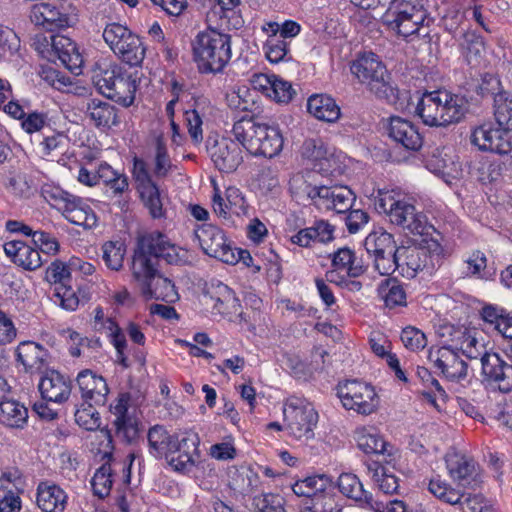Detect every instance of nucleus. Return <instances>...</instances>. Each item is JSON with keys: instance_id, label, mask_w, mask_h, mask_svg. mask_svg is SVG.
<instances>
[{"instance_id": "nucleus-30", "label": "nucleus", "mask_w": 512, "mask_h": 512, "mask_svg": "<svg viewBox=\"0 0 512 512\" xmlns=\"http://www.w3.org/2000/svg\"><path fill=\"white\" fill-rule=\"evenodd\" d=\"M67 494L58 485L41 482L37 488V505L43 512H63Z\"/></svg>"}, {"instance_id": "nucleus-25", "label": "nucleus", "mask_w": 512, "mask_h": 512, "mask_svg": "<svg viewBox=\"0 0 512 512\" xmlns=\"http://www.w3.org/2000/svg\"><path fill=\"white\" fill-rule=\"evenodd\" d=\"M355 199V194L346 186H321L317 207L333 210L337 213H345L352 208Z\"/></svg>"}, {"instance_id": "nucleus-52", "label": "nucleus", "mask_w": 512, "mask_h": 512, "mask_svg": "<svg viewBox=\"0 0 512 512\" xmlns=\"http://www.w3.org/2000/svg\"><path fill=\"white\" fill-rule=\"evenodd\" d=\"M53 297L55 303H58L67 311H74L79 305V298L76 292L66 284L57 286L54 290Z\"/></svg>"}, {"instance_id": "nucleus-42", "label": "nucleus", "mask_w": 512, "mask_h": 512, "mask_svg": "<svg viewBox=\"0 0 512 512\" xmlns=\"http://www.w3.org/2000/svg\"><path fill=\"white\" fill-rule=\"evenodd\" d=\"M290 192L297 201L311 200L316 206L320 199L321 186H312L302 174L294 175L289 181Z\"/></svg>"}, {"instance_id": "nucleus-10", "label": "nucleus", "mask_w": 512, "mask_h": 512, "mask_svg": "<svg viewBox=\"0 0 512 512\" xmlns=\"http://www.w3.org/2000/svg\"><path fill=\"white\" fill-rule=\"evenodd\" d=\"M286 429L298 440L307 441L314 437V428L318 422V414L312 404L300 399H292L283 409Z\"/></svg>"}, {"instance_id": "nucleus-17", "label": "nucleus", "mask_w": 512, "mask_h": 512, "mask_svg": "<svg viewBox=\"0 0 512 512\" xmlns=\"http://www.w3.org/2000/svg\"><path fill=\"white\" fill-rule=\"evenodd\" d=\"M428 359L447 380L460 381L467 376V363L451 346L431 348Z\"/></svg>"}, {"instance_id": "nucleus-62", "label": "nucleus", "mask_w": 512, "mask_h": 512, "mask_svg": "<svg viewBox=\"0 0 512 512\" xmlns=\"http://www.w3.org/2000/svg\"><path fill=\"white\" fill-rule=\"evenodd\" d=\"M487 258H468L466 260L467 268L472 275H478L481 278H490L495 275L496 268L488 266Z\"/></svg>"}, {"instance_id": "nucleus-53", "label": "nucleus", "mask_w": 512, "mask_h": 512, "mask_svg": "<svg viewBox=\"0 0 512 512\" xmlns=\"http://www.w3.org/2000/svg\"><path fill=\"white\" fill-rule=\"evenodd\" d=\"M376 265L379 261H387L395 266V269H401V274L406 278H414L420 270V258H375Z\"/></svg>"}, {"instance_id": "nucleus-5", "label": "nucleus", "mask_w": 512, "mask_h": 512, "mask_svg": "<svg viewBox=\"0 0 512 512\" xmlns=\"http://www.w3.org/2000/svg\"><path fill=\"white\" fill-rule=\"evenodd\" d=\"M192 50L201 72L218 73L231 59V37L214 29H207L196 35Z\"/></svg>"}, {"instance_id": "nucleus-22", "label": "nucleus", "mask_w": 512, "mask_h": 512, "mask_svg": "<svg viewBox=\"0 0 512 512\" xmlns=\"http://www.w3.org/2000/svg\"><path fill=\"white\" fill-rule=\"evenodd\" d=\"M130 395L128 393L120 394L117 403L113 407L115 419L113 424L116 434L124 441L130 443L138 437L139 428L137 418L129 412Z\"/></svg>"}, {"instance_id": "nucleus-64", "label": "nucleus", "mask_w": 512, "mask_h": 512, "mask_svg": "<svg viewBox=\"0 0 512 512\" xmlns=\"http://www.w3.org/2000/svg\"><path fill=\"white\" fill-rule=\"evenodd\" d=\"M460 351L469 359H477L479 357L481 358L482 355L486 352L484 351L483 346L479 344L477 339L471 335L463 336Z\"/></svg>"}, {"instance_id": "nucleus-33", "label": "nucleus", "mask_w": 512, "mask_h": 512, "mask_svg": "<svg viewBox=\"0 0 512 512\" xmlns=\"http://www.w3.org/2000/svg\"><path fill=\"white\" fill-rule=\"evenodd\" d=\"M332 226L327 222L320 221L314 226L300 230L291 237V242L301 247H309L318 243H326L332 237Z\"/></svg>"}, {"instance_id": "nucleus-43", "label": "nucleus", "mask_w": 512, "mask_h": 512, "mask_svg": "<svg viewBox=\"0 0 512 512\" xmlns=\"http://www.w3.org/2000/svg\"><path fill=\"white\" fill-rule=\"evenodd\" d=\"M459 45L469 64L478 62L485 50L484 42L475 32L467 31L462 34Z\"/></svg>"}, {"instance_id": "nucleus-26", "label": "nucleus", "mask_w": 512, "mask_h": 512, "mask_svg": "<svg viewBox=\"0 0 512 512\" xmlns=\"http://www.w3.org/2000/svg\"><path fill=\"white\" fill-rule=\"evenodd\" d=\"M38 388L44 400L59 404L67 401L71 394V382L55 370L41 377Z\"/></svg>"}, {"instance_id": "nucleus-36", "label": "nucleus", "mask_w": 512, "mask_h": 512, "mask_svg": "<svg viewBox=\"0 0 512 512\" xmlns=\"http://www.w3.org/2000/svg\"><path fill=\"white\" fill-rule=\"evenodd\" d=\"M174 436L162 425H154L147 434L149 453L155 458L168 457L174 446Z\"/></svg>"}, {"instance_id": "nucleus-48", "label": "nucleus", "mask_w": 512, "mask_h": 512, "mask_svg": "<svg viewBox=\"0 0 512 512\" xmlns=\"http://www.w3.org/2000/svg\"><path fill=\"white\" fill-rule=\"evenodd\" d=\"M289 43L279 37H267L264 49L268 61L271 63L285 61L289 51Z\"/></svg>"}, {"instance_id": "nucleus-51", "label": "nucleus", "mask_w": 512, "mask_h": 512, "mask_svg": "<svg viewBox=\"0 0 512 512\" xmlns=\"http://www.w3.org/2000/svg\"><path fill=\"white\" fill-rule=\"evenodd\" d=\"M302 156L320 163V168H323V161H328L327 150L323 146L321 140L308 139L306 140L301 148Z\"/></svg>"}, {"instance_id": "nucleus-57", "label": "nucleus", "mask_w": 512, "mask_h": 512, "mask_svg": "<svg viewBox=\"0 0 512 512\" xmlns=\"http://www.w3.org/2000/svg\"><path fill=\"white\" fill-rule=\"evenodd\" d=\"M171 168V160L168 156L166 145L161 136L156 138L155 168L157 176H166Z\"/></svg>"}, {"instance_id": "nucleus-40", "label": "nucleus", "mask_w": 512, "mask_h": 512, "mask_svg": "<svg viewBox=\"0 0 512 512\" xmlns=\"http://www.w3.org/2000/svg\"><path fill=\"white\" fill-rule=\"evenodd\" d=\"M378 294L389 309L404 307L407 304L406 292L396 279L384 280L378 288Z\"/></svg>"}, {"instance_id": "nucleus-56", "label": "nucleus", "mask_w": 512, "mask_h": 512, "mask_svg": "<svg viewBox=\"0 0 512 512\" xmlns=\"http://www.w3.org/2000/svg\"><path fill=\"white\" fill-rule=\"evenodd\" d=\"M401 341L412 351L423 349L427 345L425 334L415 327L408 326L401 332Z\"/></svg>"}, {"instance_id": "nucleus-55", "label": "nucleus", "mask_w": 512, "mask_h": 512, "mask_svg": "<svg viewBox=\"0 0 512 512\" xmlns=\"http://www.w3.org/2000/svg\"><path fill=\"white\" fill-rule=\"evenodd\" d=\"M43 156H57L63 153L67 146V137L63 133H55L47 136L40 143Z\"/></svg>"}, {"instance_id": "nucleus-31", "label": "nucleus", "mask_w": 512, "mask_h": 512, "mask_svg": "<svg viewBox=\"0 0 512 512\" xmlns=\"http://www.w3.org/2000/svg\"><path fill=\"white\" fill-rule=\"evenodd\" d=\"M307 110L315 118L326 122H335L341 114L335 100L324 94L312 95L308 99Z\"/></svg>"}, {"instance_id": "nucleus-24", "label": "nucleus", "mask_w": 512, "mask_h": 512, "mask_svg": "<svg viewBox=\"0 0 512 512\" xmlns=\"http://www.w3.org/2000/svg\"><path fill=\"white\" fill-rule=\"evenodd\" d=\"M415 244L416 241L414 239H407L401 246L397 247L392 234L386 231L371 233L365 239L367 252L374 256H384L385 254L398 256V254H406L409 253V250L412 249V245Z\"/></svg>"}, {"instance_id": "nucleus-38", "label": "nucleus", "mask_w": 512, "mask_h": 512, "mask_svg": "<svg viewBox=\"0 0 512 512\" xmlns=\"http://www.w3.org/2000/svg\"><path fill=\"white\" fill-rule=\"evenodd\" d=\"M28 420V409L15 400L0 402V422L10 428H23Z\"/></svg>"}, {"instance_id": "nucleus-47", "label": "nucleus", "mask_w": 512, "mask_h": 512, "mask_svg": "<svg viewBox=\"0 0 512 512\" xmlns=\"http://www.w3.org/2000/svg\"><path fill=\"white\" fill-rule=\"evenodd\" d=\"M112 469L109 464H103L97 471L95 472L91 485L95 495L99 498H104L109 495L111 487H112Z\"/></svg>"}, {"instance_id": "nucleus-4", "label": "nucleus", "mask_w": 512, "mask_h": 512, "mask_svg": "<svg viewBox=\"0 0 512 512\" xmlns=\"http://www.w3.org/2000/svg\"><path fill=\"white\" fill-rule=\"evenodd\" d=\"M232 133L253 156L272 158L283 147V138L277 127L257 122L253 118H242L236 121Z\"/></svg>"}, {"instance_id": "nucleus-41", "label": "nucleus", "mask_w": 512, "mask_h": 512, "mask_svg": "<svg viewBox=\"0 0 512 512\" xmlns=\"http://www.w3.org/2000/svg\"><path fill=\"white\" fill-rule=\"evenodd\" d=\"M494 117L500 128L512 130V94L501 91L494 97Z\"/></svg>"}, {"instance_id": "nucleus-63", "label": "nucleus", "mask_w": 512, "mask_h": 512, "mask_svg": "<svg viewBox=\"0 0 512 512\" xmlns=\"http://www.w3.org/2000/svg\"><path fill=\"white\" fill-rule=\"evenodd\" d=\"M368 510L373 512H407L406 504L401 500H391L386 503L373 497Z\"/></svg>"}, {"instance_id": "nucleus-21", "label": "nucleus", "mask_w": 512, "mask_h": 512, "mask_svg": "<svg viewBox=\"0 0 512 512\" xmlns=\"http://www.w3.org/2000/svg\"><path fill=\"white\" fill-rule=\"evenodd\" d=\"M446 467L450 477L463 487H475L477 479L476 462L463 454L448 453L445 457Z\"/></svg>"}, {"instance_id": "nucleus-23", "label": "nucleus", "mask_w": 512, "mask_h": 512, "mask_svg": "<svg viewBox=\"0 0 512 512\" xmlns=\"http://www.w3.org/2000/svg\"><path fill=\"white\" fill-rule=\"evenodd\" d=\"M77 384L84 402L99 406L106 403L109 388L102 376L86 369L78 374Z\"/></svg>"}, {"instance_id": "nucleus-59", "label": "nucleus", "mask_w": 512, "mask_h": 512, "mask_svg": "<svg viewBox=\"0 0 512 512\" xmlns=\"http://www.w3.org/2000/svg\"><path fill=\"white\" fill-rule=\"evenodd\" d=\"M272 86L273 88L271 92V98H273L277 102L288 103L296 94V91L293 89L292 84L288 81L279 78L278 76H276Z\"/></svg>"}, {"instance_id": "nucleus-35", "label": "nucleus", "mask_w": 512, "mask_h": 512, "mask_svg": "<svg viewBox=\"0 0 512 512\" xmlns=\"http://www.w3.org/2000/svg\"><path fill=\"white\" fill-rule=\"evenodd\" d=\"M366 468L372 480L384 494L398 493L399 480L390 471L388 465H383L379 461H370L366 463Z\"/></svg>"}, {"instance_id": "nucleus-60", "label": "nucleus", "mask_w": 512, "mask_h": 512, "mask_svg": "<svg viewBox=\"0 0 512 512\" xmlns=\"http://www.w3.org/2000/svg\"><path fill=\"white\" fill-rule=\"evenodd\" d=\"M133 177L137 183V188L139 192H141V190H146L156 185L152 181L146 163L142 159H134Z\"/></svg>"}, {"instance_id": "nucleus-12", "label": "nucleus", "mask_w": 512, "mask_h": 512, "mask_svg": "<svg viewBox=\"0 0 512 512\" xmlns=\"http://www.w3.org/2000/svg\"><path fill=\"white\" fill-rule=\"evenodd\" d=\"M30 9V20L46 30L63 29L71 26L74 19L68 12V6L61 0H39Z\"/></svg>"}, {"instance_id": "nucleus-20", "label": "nucleus", "mask_w": 512, "mask_h": 512, "mask_svg": "<svg viewBox=\"0 0 512 512\" xmlns=\"http://www.w3.org/2000/svg\"><path fill=\"white\" fill-rule=\"evenodd\" d=\"M240 145L230 138H222L209 149L211 160L219 171L233 172L243 162Z\"/></svg>"}, {"instance_id": "nucleus-16", "label": "nucleus", "mask_w": 512, "mask_h": 512, "mask_svg": "<svg viewBox=\"0 0 512 512\" xmlns=\"http://www.w3.org/2000/svg\"><path fill=\"white\" fill-rule=\"evenodd\" d=\"M169 464L177 471H189L199 460L200 439L197 433L185 431L174 436Z\"/></svg>"}, {"instance_id": "nucleus-37", "label": "nucleus", "mask_w": 512, "mask_h": 512, "mask_svg": "<svg viewBox=\"0 0 512 512\" xmlns=\"http://www.w3.org/2000/svg\"><path fill=\"white\" fill-rule=\"evenodd\" d=\"M355 439L358 447L367 454H387L389 457L392 456V452L388 450L390 445L372 428H358L355 431Z\"/></svg>"}, {"instance_id": "nucleus-34", "label": "nucleus", "mask_w": 512, "mask_h": 512, "mask_svg": "<svg viewBox=\"0 0 512 512\" xmlns=\"http://www.w3.org/2000/svg\"><path fill=\"white\" fill-rule=\"evenodd\" d=\"M86 115L98 128H111L119 123L117 109L110 103L96 99L87 104Z\"/></svg>"}, {"instance_id": "nucleus-2", "label": "nucleus", "mask_w": 512, "mask_h": 512, "mask_svg": "<svg viewBox=\"0 0 512 512\" xmlns=\"http://www.w3.org/2000/svg\"><path fill=\"white\" fill-rule=\"evenodd\" d=\"M351 72L379 99L385 100L398 110L409 107L408 92H400L391 85L387 69L376 54L370 52L359 56L352 63Z\"/></svg>"}, {"instance_id": "nucleus-19", "label": "nucleus", "mask_w": 512, "mask_h": 512, "mask_svg": "<svg viewBox=\"0 0 512 512\" xmlns=\"http://www.w3.org/2000/svg\"><path fill=\"white\" fill-rule=\"evenodd\" d=\"M484 380L499 391L507 393L512 390V364L498 353L485 352L481 357Z\"/></svg>"}, {"instance_id": "nucleus-39", "label": "nucleus", "mask_w": 512, "mask_h": 512, "mask_svg": "<svg viewBox=\"0 0 512 512\" xmlns=\"http://www.w3.org/2000/svg\"><path fill=\"white\" fill-rule=\"evenodd\" d=\"M258 483L257 473L249 467H240L229 473V487L241 495L252 493Z\"/></svg>"}, {"instance_id": "nucleus-13", "label": "nucleus", "mask_w": 512, "mask_h": 512, "mask_svg": "<svg viewBox=\"0 0 512 512\" xmlns=\"http://www.w3.org/2000/svg\"><path fill=\"white\" fill-rule=\"evenodd\" d=\"M429 491L439 500L450 505H459L463 512H489L484 497L480 494L465 495L451 487L440 478H433L428 485Z\"/></svg>"}, {"instance_id": "nucleus-18", "label": "nucleus", "mask_w": 512, "mask_h": 512, "mask_svg": "<svg viewBox=\"0 0 512 512\" xmlns=\"http://www.w3.org/2000/svg\"><path fill=\"white\" fill-rule=\"evenodd\" d=\"M470 141L483 151L499 155H508L512 152V142L508 131L500 127L494 128L491 123L476 127L471 133Z\"/></svg>"}, {"instance_id": "nucleus-14", "label": "nucleus", "mask_w": 512, "mask_h": 512, "mask_svg": "<svg viewBox=\"0 0 512 512\" xmlns=\"http://www.w3.org/2000/svg\"><path fill=\"white\" fill-rule=\"evenodd\" d=\"M201 302L207 309H211L214 314L228 316L240 311L239 299L232 289L220 281H211L204 284Z\"/></svg>"}, {"instance_id": "nucleus-49", "label": "nucleus", "mask_w": 512, "mask_h": 512, "mask_svg": "<svg viewBox=\"0 0 512 512\" xmlns=\"http://www.w3.org/2000/svg\"><path fill=\"white\" fill-rule=\"evenodd\" d=\"M33 251L41 252L47 255H54L59 252V242L50 233L44 231H35L32 234Z\"/></svg>"}, {"instance_id": "nucleus-32", "label": "nucleus", "mask_w": 512, "mask_h": 512, "mask_svg": "<svg viewBox=\"0 0 512 512\" xmlns=\"http://www.w3.org/2000/svg\"><path fill=\"white\" fill-rule=\"evenodd\" d=\"M338 488L343 495L360 503V506L365 509L374 497L372 493L364 490L359 478L352 473H342L339 476Z\"/></svg>"}, {"instance_id": "nucleus-44", "label": "nucleus", "mask_w": 512, "mask_h": 512, "mask_svg": "<svg viewBox=\"0 0 512 512\" xmlns=\"http://www.w3.org/2000/svg\"><path fill=\"white\" fill-rule=\"evenodd\" d=\"M328 478L325 475H315L297 481L292 490L297 496L313 497L318 492H323L327 488Z\"/></svg>"}, {"instance_id": "nucleus-54", "label": "nucleus", "mask_w": 512, "mask_h": 512, "mask_svg": "<svg viewBox=\"0 0 512 512\" xmlns=\"http://www.w3.org/2000/svg\"><path fill=\"white\" fill-rule=\"evenodd\" d=\"M140 196L145 206L149 209L150 215L153 218H160L163 216V207L160 199V192L157 185L150 187L146 190H141Z\"/></svg>"}, {"instance_id": "nucleus-50", "label": "nucleus", "mask_w": 512, "mask_h": 512, "mask_svg": "<svg viewBox=\"0 0 512 512\" xmlns=\"http://www.w3.org/2000/svg\"><path fill=\"white\" fill-rule=\"evenodd\" d=\"M71 277V266L66 265L59 259L53 261L46 270L45 279L51 284H66Z\"/></svg>"}, {"instance_id": "nucleus-46", "label": "nucleus", "mask_w": 512, "mask_h": 512, "mask_svg": "<svg viewBox=\"0 0 512 512\" xmlns=\"http://www.w3.org/2000/svg\"><path fill=\"white\" fill-rule=\"evenodd\" d=\"M284 499L279 494L263 493L252 500V508L257 512H287Z\"/></svg>"}, {"instance_id": "nucleus-45", "label": "nucleus", "mask_w": 512, "mask_h": 512, "mask_svg": "<svg viewBox=\"0 0 512 512\" xmlns=\"http://www.w3.org/2000/svg\"><path fill=\"white\" fill-rule=\"evenodd\" d=\"M94 405L89 402H83L75 412L76 423L87 431H95L101 425L100 415L94 408Z\"/></svg>"}, {"instance_id": "nucleus-15", "label": "nucleus", "mask_w": 512, "mask_h": 512, "mask_svg": "<svg viewBox=\"0 0 512 512\" xmlns=\"http://www.w3.org/2000/svg\"><path fill=\"white\" fill-rule=\"evenodd\" d=\"M51 198L55 200V206L62 211L63 216L69 222L85 229H90L96 225L97 217L95 213L81 198L58 189L51 193Z\"/></svg>"}, {"instance_id": "nucleus-7", "label": "nucleus", "mask_w": 512, "mask_h": 512, "mask_svg": "<svg viewBox=\"0 0 512 512\" xmlns=\"http://www.w3.org/2000/svg\"><path fill=\"white\" fill-rule=\"evenodd\" d=\"M158 258H132L131 270L141 282V293L146 300L155 299L173 303L179 296L171 280L159 274Z\"/></svg>"}, {"instance_id": "nucleus-61", "label": "nucleus", "mask_w": 512, "mask_h": 512, "mask_svg": "<svg viewBox=\"0 0 512 512\" xmlns=\"http://www.w3.org/2000/svg\"><path fill=\"white\" fill-rule=\"evenodd\" d=\"M282 365L290 370L292 375L298 379L306 378L309 374L305 363L295 354L285 353L282 356Z\"/></svg>"}, {"instance_id": "nucleus-28", "label": "nucleus", "mask_w": 512, "mask_h": 512, "mask_svg": "<svg viewBox=\"0 0 512 512\" xmlns=\"http://www.w3.org/2000/svg\"><path fill=\"white\" fill-rule=\"evenodd\" d=\"M389 137L407 150L416 151L422 146V137L416 127L400 117H391L388 126Z\"/></svg>"}, {"instance_id": "nucleus-11", "label": "nucleus", "mask_w": 512, "mask_h": 512, "mask_svg": "<svg viewBox=\"0 0 512 512\" xmlns=\"http://www.w3.org/2000/svg\"><path fill=\"white\" fill-rule=\"evenodd\" d=\"M337 396L344 408L354 410L358 414L369 415L379 404L374 388L358 380H350L337 386Z\"/></svg>"}, {"instance_id": "nucleus-27", "label": "nucleus", "mask_w": 512, "mask_h": 512, "mask_svg": "<svg viewBox=\"0 0 512 512\" xmlns=\"http://www.w3.org/2000/svg\"><path fill=\"white\" fill-rule=\"evenodd\" d=\"M178 256L175 246L158 232L141 234L137 237L134 256Z\"/></svg>"}, {"instance_id": "nucleus-3", "label": "nucleus", "mask_w": 512, "mask_h": 512, "mask_svg": "<svg viewBox=\"0 0 512 512\" xmlns=\"http://www.w3.org/2000/svg\"><path fill=\"white\" fill-rule=\"evenodd\" d=\"M465 96L447 90L426 92L415 106V113L428 126H447L458 123L469 112Z\"/></svg>"}, {"instance_id": "nucleus-58", "label": "nucleus", "mask_w": 512, "mask_h": 512, "mask_svg": "<svg viewBox=\"0 0 512 512\" xmlns=\"http://www.w3.org/2000/svg\"><path fill=\"white\" fill-rule=\"evenodd\" d=\"M61 63L72 73H80V68L83 62L81 54L76 48V44L73 42L70 47H66V50L57 55Z\"/></svg>"}, {"instance_id": "nucleus-8", "label": "nucleus", "mask_w": 512, "mask_h": 512, "mask_svg": "<svg viewBox=\"0 0 512 512\" xmlns=\"http://www.w3.org/2000/svg\"><path fill=\"white\" fill-rule=\"evenodd\" d=\"M103 39L113 53L130 66H139L145 58V47L141 39L126 26L119 23L106 25Z\"/></svg>"}, {"instance_id": "nucleus-1", "label": "nucleus", "mask_w": 512, "mask_h": 512, "mask_svg": "<svg viewBox=\"0 0 512 512\" xmlns=\"http://www.w3.org/2000/svg\"><path fill=\"white\" fill-rule=\"evenodd\" d=\"M372 196L377 212L386 214L391 224L422 237L420 240L414 239L416 244L412 245L411 255L416 253L417 255L439 256L442 253L439 240L431 236V232L437 235L439 233L428 223L423 212L418 211L413 204L405 199H401L400 195L394 191L378 190L376 195Z\"/></svg>"}, {"instance_id": "nucleus-29", "label": "nucleus", "mask_w": 512, "mask_h": 512, "mask_svg": "<svg viewBox=\"0 0 512 512\" xmlns=\"http://www.w3.org/2000/svg\"><path fill=\"white\" fill-rule=\"evenodd\" d=\"M17 359L26 371L41 372L48 365V351L41 345L32 342H21L16 350Z\"/></svg>"}, {"instance_id": "nucleus-6", "label": "nucleus", "mask_w": 512, "mask_h": 512, "mask_svg": "<svg viewBox=\"0 0 512 512\" xmlns=\"http://www.w3.org/2000/svg\"><path fill=\"white\" fill-rule=\"evenodd\" d=\"M140 77L138 72H128L118 64L94 70L92 82L105 97L128 107L133 104Z\"/></svg>"}, {"instance_id": "nucleus-9", "label": "nucleus", "mask_w": 512, "mask_h": 512, "mask_svg": "<svg viewBox=\"0 0 512 512\" xmlns=\"http://www.w3.org/2000/svg\"><path fill=\"white\" fill-rule=\"evenodd\" d=\"M381 19L388 29L407 38L420 32L427 19V11L421 5L401 0L388 6Z\"/></svg>"}]
</instances>
